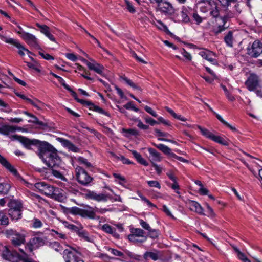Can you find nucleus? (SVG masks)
<instances>
[{
  "instance_id": "f257e3e1",
  "label": "nucleus",
  "mask_w": 262,
  "mask_h": 262,
  "mask_svg": "<svg viewBox=\"0 0 262 262\" xmlns=\"http://www.w3.org/2000/svg\"><path fill=\"white\" fill-rule=\"evenodd\" d=\"M212 6H213L211 7L209 10L210 15L216 20L219 19L222 21L221 24H219L217 28H215L213 30L214 34H218L229 28V25L227 24V20L229 18L231 17V16L228 13L221 17L220 10L217 3L214 1Z\"/></svg>"
},
{
  "instance_id": "f03ea898",
  "label": "nucleus",
  "mask_w": 262,
  "mask_h": 262,
  "mask_svg": "<svg viewBox=\"0 0 262 262\" xmlns=\"http://www.w3.org/2000/svg\"><path fill=\"white\" fill-rule=\"evenodd\" d=\"M41 160L49 167L52 168L58 167L61 162L60 157L55 151V149L52 150L48 156H46L43 159Z\"/></svg>"
},
{
  "instance_id": "7ed1b4c3",
  "label": "nucleus",
  "mask_w": 262,
  "mask_h": 262,
  "mask_svg": "<svg viewBox=\"0 0 262 262\" xmlns=\"http://www.w3.org/2000/svg\"><path fill=\"white\" fill-rule=\"evenodd\" d=\"M75 172L77 181L82 185L86 186L93 180V178L83 168L80 166L76 168Z\"/></svg>"
},
{
  "instance_id": "20e7f679",
  "label": "nucleus",
  "mask_w": 262,
  "mask_h": 262,
  "mask_svg": "<svg viewBox=\"0 0 262 262\" xmlns=\"http://www.w3.org/2000/svg\"><path fill=\"white\" fill-rule=\"evenodd\" d=\"M37 141L34 145L37 147L38 156L41 159H43L46 156H48L50 152L54 150V147L47 142L41 141L37 139Z\"/></svg>"
},
{
  "instance_id": "39448f33",
  "label": "nucleus",
  "mask_w": 262,
  "mask_h": 262,
  "mask_svg": "<svg viewBox=\"0 0 262 262\" xmlns=\"http://www.w3.org/2000/svg\"><path fill=\"white\" fill-rule=\"evenodd\" d=\"M7 236L11 238L12 244L15 247L19 246L25 243V236L13 229L6 231Z\"/></svg>"
},
{
  "instance_id": "423d86ee",
  "label": "nucleus",
  "mask_w": 262,
  "mask_h": 262,
  "mask_svg": "<svg viewBox=\"0 0 262 262\" xmlns=\"http://www.w3.org/2000/svg\"><path fill=\"white\" fill-rule=\"evenodd\" d=\"M247 54L251 57L257 58L262 54V42L259 40L249 44L247 48Z\"/></svg>"
},
{
  "instance_id": "0eeeda50",
  "label": "nucleus",
  "mask_w": 262,
  "mask_h": 262,
  "mask_svg": "<svg viewBox=\"0 0 262 262\" xmlns=\"http://www.w3.org/2000/svg\"><path fill=\"white\" fill-rule=\"evenodd\" d=\"M67 248L63 250V257L66 262H76L79 253L76 248L65 244Z\"/></svg>"
},
{
  "instance_id": "6e6552de",
  "label": "nucleus",
  "mask_w": 262,
  "mask_h": 262,
  "mask_svg": "<svg viewBox=\"0 0 262 262\" xmlns=\"http://www.w3.org/2000/svg\"><path fill=\"white\" fill-rule=\"evenodd\" d=\"M84 197L88 200H94L98 202H106L110 198L108 194L97 193L94 191L87 190L83 194Z\"/></svg>"
},
{
  "instance_id": "1a4fd4ad",
  "label": "nucleus",
  "mask_w": 262,
  "mask_h": 262,
  "mask_svg": "<svg viewBox=\"0 0 262 262\" xmlns=\"http://www.w3.org/2000/svg\"><path fill=\"white\" fill-rule=\"evenodd\" d=\"M19 35L30 47L36 49L40 48L38 39L34 35L26 32H20Z\"/></svg>"
},
{
  "instance_id": "9d476101",
  "label": "nucleus",
  "mask_w": 262,
  "mask_h": 262,
  "mask_svg": "<svg viewBox=\"0 0 262 262\" xmlns=\"http://www.w3.org/2000/svg\"><path fill=\"white\" fill-rule=\"evenodd\" d=\"M260 81L257 76L255 74H251L245 81V84L249 91H255L257 94V91L260 85Z\"/></svg>"
},
{
  "instance_id": "9b49d317",
  "label": "nucleus",
  "mask_w": 262,
  "mask_h": 262,
  "mask_svg": "<svg viewBox=\"0 0 262 262\" xmlns=\"http://www.w3.org/2000/svg\"><path fill=\"white\" fill-rule=\"evenodd\" d=\"M35 188L42 194L50 196L53 193V186L47 184L44 182H40L34 184Z\"/></svg>"
},
{
  "instance_id": "f8f14e48",
  "label": "nucleus",
  "mask_w": 262,
  "mask_h": 262,
  "mask_svg": "<svg viewBox=\"0 0 262 262\" xmlns=\"http://www.w3.org/2000/svg\"><path fill=\"white\" fill-rule=\"evenodd\" d=\"M161 252L157 249H152L151 250H149L146 251L142 257L146 261L151 259L154 261H157L161 258Z\"/></svg>"
},
{
  "instance_id": "ddd939ff",
  "label": "nucleus",
  "mask_w": 262,
  "mask_h": 262,
  "mask_svg": "<svg viewBox=\"0 0 262 262\" xmlns=\"http://www.w3.org/2000/svg\"><path fill=\"white\" fill-rule=\"evenodd\" d=\"M10 138L12 140L19 141L21 143H22L24 145V146L25 147H26L28 149H30L31 145H34L35 144H36L35 142H37V139L30 140L26 137L21 136H18L17 135L11 136V137H10Z\"/></svg>"
},
{
  "instance_id": "4468645a",
  "label": "nucleus",
  "mask_w": 262,
  "mask_h": 262,
  "mask_svg": "<svg viewBox=\"0 0 262 262\" xmlns=\"http://www.w3.org/2000/svg\"><path fill=\"white\" fill-rule=\"evenodd\" d=\"M53 193H51L50 197L59 202H64L66 199L63 190L58 187H53L52 190Z\"/></svg>"
},
{
  "instance_id": "2eb2a0df",
  "label": "nucleus",
  "mask_w": 262,
  "mask_h": 262,
  "mask_svg": "<svg viewBox=\"0 0 262 262\" xmlns=\"http://www.w3.org/2000/svg\"><path fill=\"white\" fill-rule=\"evenodd\" d=\"M82 217L88 218L94 220L97 217L95 207H92L89 205H86L84 208H82L81 216Z\"/></svg>"
},
{
  "instance_id": "dca6fc26",
  "label": "nucleus",
  "mask_w": 262,
  "mask_h": 262,
  "mask_svg": "<svg viewBox=\"0 0 262 262\" xmlns=\"http://www.w3.org/2000/svg\"><path fill=\"white\" fill-rule=\"evenodd\" d=\"M158 6L159 7L160 11L165 14L171 15L174 13V9L172 5L167 2H164L159 4Z\"/></svg>"
},
{
  "instance_id": "f3484780",
  "label": "nucleus",
  "mask_w": 262,
  "mask_h": 262,
  "mask_svg": "<svg viewBox=\"0 0 262 262\" xmlns=\"http://www.w3.org/2000/svg\"><path fill=\"white\" fill-rule=\"evenodd\" d=\"M5 41L8 43L11 44L19 49L18 54L20 56H24L25 55L24 51L27 52L28 53H31V52L26 48H25L20 42L16 39L13 38H6Z\"/></svg>"
},
{
  "instance_id": "a211bd4d",
  "label": "nucleus",
  "mask_w": 262,
  "mask_h": 262,
  "mask_svg": "<svg viewBox=\"0 0 262 262\" xmlns=\"http://www.w3.org/2000/svg\"><path fill=\"white\" fill-rule=\"evenodd\" d=\"M214 0H200L197 3L198 7L201 12L206 13L209 11L210 8L212 7Z\"/></svg>"
},
{
  "instance_id": "6ab92c4d",
  "label": "nucleus",
  "mask_w": 262,
  "mask_h": 262,
  "mask_svg": "<svg viewBox=\"0 0 262 262\" xmlns=\"http://www.w3.org/2000/svg\"><path fill=\"white\" fill-rule=\"evenodd\" d=\"M0 163L15 177H19V173L15 167L7 160L0 154Z\"/></svg>"
},
{
  "instance_id": "aec40b11",
  "label": "nucleus",
  "mask_w": 262,
  "mask_h": 262,
  "mask_svg": "<svg viewBox=\"0 0 262 262\" xmlns=\"http://www.w3.org/2000/svg\"><path fill=\"white\" fill-rule=\"evenodd\" d=\"M93 62L89 65V68L91 70H93L95 72H96L97 73L102 75L104 76L103 74V70L104 69V67L98 63H97L95 61L92 59H90Z\"/></svg>"
},
{
  "instance_id": "412c9836",
  "label": "nucleus",
  "mask_w": 262,
  "mask_h": 262,
  "mask_svg": "<svg viewBox=\"0 0 262 262\" xmlns=\"http://www.w3.org/2000/svg\"><path fill=\"white\" fill-rule=\"evenodd\" d=\"M188 205L191 211L196 212L200 214H204L203 209L202 206L197 202L194 201H190L188 203Z\"/></svg>"
},
{
  "instance_id": "4be33fe9",
  "label": "nucleus",
  "mask_w": 262,
  "mask_h": 262,
  "mask_svg": "<svg viewBox=\"0 0 262 262\" xmlns=\"http://www.w3.org/2000/svg\"><path fill=\"white\" fill-rule=\"evenodd\" d=\"M16 131L15 128L11 125L2 124L0 125V134L5 136H9Z\"/></svg>"
},
{
  "instance_id": "5701e85b",
  "label": "nucleus",
  "mask_w": 262,
  "mask_h": 262,
  "mask_svg": "<svg viewBox=\"0 0 262 262\" xmlns=\"http://www.w3.org/2000/svg\"><path fill=\"white\" fill-rule=\"evenodd\" d=\"M199 55L202 56L204 59L208 60L213 64H216L217 61L215 59L212 57L213 53L208 50H203L199 52Z\"/></svg>"
},
{
  "instance_id": "b1692460",
  "label": "nucleus",
  "mask_w": 262,
  "mask_h": 262,
  "mask_svg": "<svg viewBox=\"0 0 262 262\" xmlns=\"http://www.w3.org/2000/svg\"><path fill=\"white\" fill-rule=\"evenodd\" d=\"M86 105L89 106L90 107V110H93L95 112H96L98 113L104 115L107 117H110V114L104 110L103 108L100 107L98 106L95 105L92 102L90 101H88L86 104Z\"/></svg>"
},
{
  "instance_id": "393cba45",
  "label": "nucleus",
  "mask_w": 262,
  "mask_h": 262,
  "mask_svg": "<svg viewBox=\"0 0 262 262\" xmlns=\"http://www.w3.org/2000/svg\"><path fill=\"white\" fill-rule=\"evenodd\" d=\"M124 256L127 257V259H123L124 260H128L129 259H130V262H134V260L138 261L142 260V256L135 254L129 251H125Z\"/></svg>"
},
{
  "instance_id": "a878e982",
  "label": "nucleus",
  "mask_w": 262,
  "mask_h": 262,
  "mask_svg": "<svg viewBox=\"0 0 262 262\" xmlns=\"http://www.w3.org/2000/svg\"><path fill=\"white\" fill-rule=\"evenodd\" d=\"M9 210H22L23 205L20 201L18 200H11L8 204Z\"/></svg>"
},
{
  "instance_id": "bb28decb",
  "label": "nucleus",
  "mask_w": 262,
  "mask_h": 262,
  "mask_svg": "<svg viewBox=\"0 0 262 262\" xmlns=\"http://www.w3.org/2000/svg\"><path fill=\"white\" fill-rule=\"evenodd\" d=\"M102 230L106 233L113 235L114 237L118 238L119 235L115 232V229L110 225L105 224L102 226Z\"/></svg>"
},
{
  "instance_id": "cd10ccee",
  "label": "nucleus",
  "mask_w": 262,
  "mask_h": 262,
  "mask_svg": "<svg viewBox=\"0 0 262 262\" xmlns=\"http://www.w3.org/2000/svg\"><path fill=\"white\" fill-rule=\"evenodd\" d=\"M120 78L123 80L127 85H129L133 89L136 90L139 92H142L141 88L137 84L133 82L131 80L129 79L125 76H121Z\"/></svg>"
},
{
  "instance_id": "c85d7f7f",
  "label": "nucleus",
  "mask_w": 262,
  "mask_h": 262,
  "mask_svg": "<svg viewBox=\"0 0 262 262\" xmlns=\"http://www.w3.org/2000/svg\"><path fill=\"white\" fill-rule=\"evenodd\" d=\"M132 154H133L135 158L137 160L138 163L144 166L148 165V163L143 158H142V156L140 153L138 152L136 150H132Z\"/></svg>"
},
{
  "instance_id": "c756f323",
  "label": "nucleus",
  "mask_w": 262,
  "mask_h": 262,
  "mask_svg": "<svg viewBox=\"0 0 262 262\" xmlns=\"http://www.w3.org/2000/svg\"><path fill=\"white\" fill-rule=\"evenodd\" d=\"M77 234L80 237L82 238L85 241L91 243L93 242V238L92 237L90 236L89 233L85 230H78Z\"/></svg>"
},
{
  "instance_id": "7c9ffc66",
  "label": "nucleus",
  "mask_w": 262,
  "mask_h": 262,
  "mask_svg": "<svg viewBox=\"0 0 262 262\" xmlns=\"http://www.w3.org/2000/svg\"><path fill=\"white\" fill-rule=\"evenodd\" d=\"M233 32L230 31L224 37V41L226 45L230 47H233L234 38L233 35Z\"/></svg>"
},
{
  "instance_id": "2f4dec72",
  "label": "nucleus",
  "mask_w": 262,
  "mask_h": 262,
  "mask_svg": "<svg viewBox=\"0 0 262 262\" xmlns=\"http://www.w3.org/2000/svg\"><path fill=\"white\" fill-rule=\"evenodd\" d=\"M22 210H9L8 213L10 217L13 220H18L21 217Z\"/></svg>"
},
{
  "instance_id": "473e14b6",
  "label": "nucleus",
  "mask_w": 262,
  "mask_h": 262,
  "mask_svg": "<svg viewBox=\"0 0 262 262\" xmlns=\"http://www.w3.org/2000/svg\"><path fill=\"white\" fill-rule=\"evenodd\" d=\"M189 10L184 6H183L181 11V16L182 21L184 23H188L190 21V18L188 16Z\"/></svg>"
},
{
  "instance_id": "72a5a7b5",
  "label": "nucleus",
  "mask_w": 262,
  "mask_h": 262,
  "mask_svg": "<svg viewBox=\"0 0 262 262\" xmlns=\"http://www.w3.org/2000/svg\"><path fill=\"white\" fill-rule=\"evenodd\" d=\"M145 232L143 230L140 228H133L131 229V234L130 235L138 236V237H141L144 239L146 237L144 236Z\"/></svg>"
},
{
  "instance_id": "f704fd0d",
  "label": "nucleus",
  "mask_w": 262,
  "mask_h": 262,
  "mask_svg": "<svg viewBox=\"0 0 262 262\" xmlns=\"http://www.w3.org/2000/svg\"><path fill=\"white\" fill-rule=\"evenodd\" d=\"M48 246L58 252H61L63 250H64L62 246L57 242H49Z\"/></svg>"
},
{
  "instance_id": "c9c22d12",
  "label": "nucleus",
  "mask_w": 262,
  "mask_h": 262,
  "mask_svg": "<svg viewBox=\"0 0 262 262\" xmlns=\"http://www.w3.org/2000/svg\"><path fill=\"white\" fill-rule=\"evenodd\" d=\"M110 154L112 157L114 158L115 159L121 161L123 164H131L133 163L129 159L126 158L123 156H118L113 152H110Z\"/></svg>"
},
{
  "instance_id": "e433bc0d",
  "label": "nucleus",
  "mask_w": 262,
  "mask_h": 262,
  "mask_svg": "<svg viewBox=\"0 0 262 262\" xmlns=\"http://www.w3.org/2000/svg\"><path fill=\"white\" fill-rule=\"evenodd\" d=\"M148 151L150 156L152 157V160L155 161H160L161 156L160 153L157 151L155 149L149 148Z\"/></svg>"
},
{
  "instance_id": "4c0bfd02",
  "label": "nucleus",
  "mask_w": 262,
  "mask_h": 262,
  "mask_svg": "<svg viewBox=\"0 0 262 262\" xmlns=\"http://www.w3.org/2000/svg\"><path fill=\"white\" fill-rule=\"evenodd\" d=\"M154 146L156 147L157 148H158L159 150H160L161 151H162L164 154L167 155L168 154L170 153V151H171V149L169 148L166 145L163 144H153Z\"/></svg>"
},
{
  "instance_id": "58836bf2",
  "label": "nucleus",
  "mask_w": 262,
  "mask_h": 262,
  "mask_svg": "<svg viewBox=\"0 0 262 262\" xmlns=\"http://www.w3.org/2000/svg\"><path fill=\"white\" fill-rule=\"evenodd\" d=\"M211 140L212 141L218 143L219 144H221L222 145H228V142L225 140L224 139H223L222 137L219 136H215L213 134L212 136L211 137Z\"/></svg>"
},
{
  "instance_id": "ea45409f",
  "label": "nucleus",
  "mask_w": 262,
  "mask_h": 262,
  "mask_svg": "<svg viewBox=\"0 0 262 262\" xmlns=\"http://www.w3.org/2000/svg\"><path fill=\"white\" fill-rule=\"evenodd\" d=\"M11 186L8 183H0V194H6L9 192Z\"/></svg>"
},
{
  "instance_id": "a19ab883",
  "label": "nucleus",
  "mask_w": 262,
  "mask_h": 262,
  "mask_svg": "<svg viewBox=\"0 0 262 262\" xmlns=\"http://www.w3.org/2000/svg\"><path fill=\"white\" fill-rule=\"evenodd\" d=\"M140 237H138V236H136L132 235H128V239L131 242H133L134 244L138 243H143L146 240V237H144V239H140Z\"/></svg>"
},
{
  "instance_id": "79ce46f5",
  "label": "nucleus",
  "mask_w": 262,
  "mask_h": 262,
  "mask_svg": "<svg viewBox=\"0 0 262 262\" xmlns=\"http://www.w3.org/2000/svg\"><path fill=\"white\" fill-rule=\"evenodd\" d=\"M122 133L125 134V136L128 137L129 135L137 136L139 135V132L135 129H125L122 128Z\"/></svg>"
},
{
  "instance_id": "37998d69",
  "label": "nucleus",
  "mask_w": 262,
  "mask_h": 262,
  "mask_svg": "<svg viewBox=\"0 0 262 262\" xmlns=\"http://www.w3.org/2000/svg\"><path fill=\"white\" fill-rule=\"evenodd\" d=\"M215 115L216 117L219 119L223 124H224L226 126L230 128L232 131L236 132V129L235 127L232 126L230 124H229L227 122H226L225 120L223 119V118L218 114H214Z\"/></svg>"
},
{
  "instance_id": "c03bdc74",
  "label": "nucleus",
  "mask_w": 262,
  "mask_h": 262,
  "mask_svg": "<svg viewBox=\"0 0 262 262\" xmlns=\"http://www.w3.org/2000/svg\"><path fill=\"white\" fill-rule=\"evenodd\" d=\"M52 235L56 239H63L67 238V235L62 233L59 232L57 231L52 229L51 230Z\"/></svg>"
},
{
  "instance_id": "a18cd8bd",
  "label": "nucleus",
  "mask_w": 262,
  "mask_h": 262,
  "mask_svg": "<svg viewBox=\"0 0 262 262\" xmlns=\"http://www.w3.org/2000/svg\"><path fill=\"white\" fill-rule=\"evenodd\" d=\"M9 224V219L5 214L0 211V225H7Z\"/></svg>"
},
{
  "instance_id": "49530a36",
  "label": "nucleus",
  "mask_w": 262,
  "mask_h": 262,
  "mask_svg": "<svg viewBox=\"0 0 262 262\" xmlns=\"http://www.w3.org/2000/svg\"><path fill=\"white\" fill-rule=\"evenodd\" d=\"M198 128L199 129L200 132H201L202 134L206 137V138H208L210 139H211V137L213 135V134H212L210 131H209L208 129L206 128H202L201 126L198 125Z\"/></svg>"
},
{
  "instance_id": "de8ad7c7",
  "label": "nucleus",
  "mask_w": 262,
  "mask_h": 262,
  "mask_svg": "<svg viewBox=\"0 0 262 262\" xmlns=\"http://www.w3.org/2000/svg\"><path fill=\"white\" fill-rule=\"evenodd\" d=\"M36 26L39 29L40 31L45 35L50 31V28L47 25L36 23Z\"/></svg>"
},
{
  "instance_id": "09e8293b",
  "label": "nucleus",
  "mask_w": 262,
  "mask_h": 262,
  "mask_svg": "<svg viewBox=\"0 0 262 262\" xmlns=\"http://www.w3.org/2000/svg\"><path fill=\"white\" fill-rule=\"evenodd\" d=\"M109 251L111 252L112 254L115 256H119L122 258L123 259H127V257L124 256V254H123L122 252L118 251L116 249H110Z\"/></svg>"
},
{
  "instance_id": "8fccbe9b",
  "label": "nucleus",
  "mask_w": 262,
  "mask_h": 262,
  "mask_svg": "<svg viewBox=\"0 0 262 262\" xmlns=\"http://www.w3.org/2000/svg\"><path fill=\"white\" fill-rule=\"evenodd\" d=\"M135 121L137 123V126L141 129L147 130L149 128V126L148 125L143 124L141 120L139 119H136Z\"/></svg>"
},
{
  "instance_id": "3c124183",
  "label": "nucleus",
  "mask_w": 262,
  "mask_h": 262,
  "mask_svg": "<svg viewBox=\"0 0 262 262\" xmlns=\"http://www.w3.org/2000/svg\"><path fill=\"white\" fill-rule=\"evenodd\" d=\"M135 121L137 123V126L141 129L147 130L149 128V126L148 125L143 124L141 120L139 119H136Z\"/></svg>"
},
{
  "instance_id": "603ef678",
  "label": "nucleus",
  "mask_w": 262,
  "mask_h": 262,
  "mask_svg": "<svg viewBox=\"0 0 262 262\" xmlns=\"http://www.w3.org/2000/svg\"><path fill=\"white\" fill-rule=\"evenodd\" d=\"M32 227L34 228H39L42 227V223L41 221L37 218H34L32 221Z\"/></svg>"
},
{
  "instance_id": "864d4df0",
  "label": "nucleus",
  "mask_w": 262,
  "mask_h": 262,
  "mask_svg": "<svg viewBox=\"0 0 262 262\" xmlns=\"http://www.w3.org/2000/svg\"><path fill=\"white\" fill-rule=\"evenodd\" d=\"M133 103V101L129 102L124 105L123 107L127 110H132L136 112H139V109L134 106Z\"/></svg>"
},
{
  "instance_id": "5fc2aeb1",
  "label": "nucleus",
  "mask_w": 262,
  "mask_h": 262,
  "mask_svg": "<svg viewBox=\"0 0 262 262\" xmlns=\"http://www.w3.org/2000/svg\"><path fill=\"white\" fill-rule=\"evenodd\" d=\"M69 91H70L71 92V95L73 97H74V98L78 102H79L81 104H86V102H88L87 101H85V100H82V99H78V97H77V95L76 94V92H75L74 91H73L71 88H70V90H68Z\"/></svg>"
},
{
  "instance_id": "6e6d98bb",
  "label": "nucleus",
  "mask_w": 262,
  "mask_h": 262,
  "mask_svg": "<svg viewBox=\"0 0 262 262\" xmlns=\"http://www.w3.org/2000/svg\"><path fill=\"white\" fill-rule=\"evenodd\" d=\"M233 249L234 251L237 253L238 259L243 262L247 258L246 255L244 254V253L240 251L237 247H233Z\"/></svg>"
},
{
  "instance_id": "4d7b16f0",
  "label": "nucleus",
  "mask_w": 262,
  "mask_h": 262,
  "mask_svg": "<svg viewBox=\"0 0 262 262\" xmlns=\"http://www.w3.org/2000/svg\"><path fill=\"white\" fill-rule=\"evenodd\" d=\"M149 236L152 238H157L159 236V231L156 229H152L150 228V230H148Z\"/></svg>"
},
{
  "instance_id": "13d9d810",
  "label": "nucleus",
  "mask_w": 262,
  "mask_h": 262,
  "mask_svg": "<svg viewBox=\"0 0 262 262\" xmlns=\"http://www.w3.org/2000/svg\"><path fill=\"white\" fill-rule=\"evenodd\" d=\"M70 213L74 215H79L81 216L82 208L77 207H73L70 209Z\"/></svg>"
},
{
  "instance_id": "bf43d9fd",
  "label": "nucleus",
  "mask_w": 262,
  "mask_h": 262,
  "mask_svg": "<svg viewBox=\"0 0 262 262\" xmlns=\"http://www.w3.org/2000/svg\"><path fill=\"white\" fill-rule=\"evenodd\" d=\"M51 171H52L51 173L56 178H58V179H60L61 180H64L65 179L64 177L59 171L56 170L55 169H54L53 168H52Z\"/></svg>"
},
{
  "instance_id": "052dcab7",
  "label": "nucleus",
  "mask_w": 262,
  "mask_h": 262,
  "mask_svg": "<svg viewBox=\"0 0 262 262\" xmlns=\"http://www.w3.org/2000/svg\"><path fill=\"white\" fill-rule=\"evenodd\" d=\"M154 131L156 133V136L159 137H169L170 135L167 133L165 132H162L160 130L157 128H155Z\"/></svg>"
},
{
  "instance_id": "680f3d73",
  "label": "nucleus",
  "mask_w": 262,
  "mask_h": 262,
  "mask_svg": "<svg viewBox=\"0 0 262 262\" xmlns=\"http://www.w3.org/2000/svg\"><path fill=\"white\" fill-rule=\"evenodd\" d=\"M221 5L225 7H228L231 3H236L237 0H218Z\"/></svg>"
},
{
  "instance_id": "e2e57ef3",
  "label": "nucleus",
  "mask_w": 262,
  "mask_h": 262,
  "mask_svg": "<svg viewBox=\"0 0 262 262\" xmlns=\"http://www.w3.org/2000/svg\"><path fill=\"white\" fill-rule=\"evenodd\" d=\"M27 102L28 103L31 104L34 107H36L37 108L39 107V105L41 103V102L36 99H34L33 100H32V99L29 98V99H27Z\"/></svg>"
},
{
  "instance_id": "0e129e2a",
  "label": "nucleus",
  "mask_w": 262,
  "mask_h": 262,
  "mask_svg": "<svg viewBox=\"0 0 262 262\" xmlns=\"http://www.w3.org/2000/svg\"><path fill=\"white\" fill-rule=\"evenodd\" d=\"M78 161L80 164H84L86 167H90L92 166L91 163L89 162L87 159L79 157L78 159Z\"/></svg>"
},
{
  "instance_id": "69168bd1",
  "label": "nucleus",
  "mask_w": 262,
  "mask_h": 262,
  "mask_svg": "<svg viewBox=\"0 0 262 262\" xmlns=\"http://www.w3.org/2000/svg\"><path fill=\"white\" fill-rule=\"evenodd\" d=\"M147 184L151 187H156L159 189L161 188L160 183L157 181H148Z\"/></svg>"
},
{
  "instance_id": "338daca9",
  "label": "nucleus",
  "mask_w": 262,
  "mask_h": 262,
  "mask_svg": "<svg viewBox=\"0 0 262 262\" xmlns=\"http://www.w3.org/2000/svg\"><path fill=\"white\" fill-rule=\"evenodd\" d=\"M144 119L146 123L149 124L151 126H154L156 124H159L158 121L149 117H145Z\"/></svg>"
},
{
  "instance_id": "774afa93",
  "label": "nucleus",
  "mask_w": 262,
  "mask_h": 262,
  "mask_svg": "<svg viewBox=\"0 0 262 262\" xmlns=\"http://www.w3.org/2000/svg\"><path fill=\"white\" fill-rule=\"evenodd\" d=\"M145 110L154 117H157L158 114L150 107L146 105L144 107Z\"/></svg>"
}]
</instances>
